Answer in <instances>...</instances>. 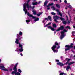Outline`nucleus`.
Wrapping results in <instances>:
<instances>
[{"instance_id": "e2e57ef3", "label": "nucleus", "mask_w": 75, "mask_h": 75, "mask_svg": "<svg viewBox=\"0 0 75 75\" xmlns=\"http://www.w3.org/2000/svg\"><path fill=\"white\" fill-rule=\"evenodd\" d=\"M15 51H18V50H15Z\"/></svg>"}, {"instance_id": "338daca9", "label": "nucleus", "mask_w": 75, "mask_h": 75, "mask_svg": "<svg viewBox=\"0 0 75 75\" xmlns=\"http://www.w3.org/2000/svg\"><path fill=\"white\" fill-rule=\"evenodd\" d=\"M39 20V18H38V21Z\"/></svg>"}, {"instance_id": "0e129e2a", "label": "nucleus", "mask_w": 75, "mask_h": 75, "mask_svg": "<svg viewBox=\"0 0 75 75\" xmlns=\"http://www.w3.org/2000/svg\"><path fill=\"white\" fill-rule=\"evenodd\" d=\"M65 8V9H66V10H67V8Z\"/></svg>"}, {"instance_id": "6ab92c4d", "label": "nucleus", "mask_w": 75, "mask_h": 75, "mask_svg": "<svg viewBox=\"0 0 75 75\" xmlns=\"http://www.w3.org/2000/svg\"><path fill=\"white\" fill-rule=\"evenodd\" d=\"M48 18L50 21H52V20H51V16H49L48 17Z\"/></svg>"}, {"instance_id": "dca6fc26", "label": "nucleus", "mask_w": 75, "mask_h": 75, "mask_svg": "<svg viewBox=\"0 0 75 75\" xmlns=\"http://www.w3.org/2000/svg\"><path fill=\"white\" fill-rule=\"evenodd\" d=\"M47 3H48V1H46L44 3V6H46Z\"/></svg>"}, {"instance_id": "39448f33", "label": "nucleus", "mask_w": 75, "mask_h": 75, "mask_svg": "<svg viewBox=\"0 0 75 75\" xmlns=\"http://www.w3.org/2000/svg\"><path fill=\"white\" fill-rule=\"evenodd\" d=\"M27 15L28 16H29L30 17H32L33 18V19H35L34 20V21H38V18H37L36 17L33 16V15H30V13H28Z\"/></svg>"}, {"instance_id": "2f4dec72", "label": "nucleus", "mask_w": 75, "mask_h": 75, "mask_svg": "<svg viewBox=\"0 0 75 75\" xmlns=\"http://www.w3.org/2000/svg\"><path fill=\"white\" fill-rule=\"evenodd\" d=\"M47 28H49L50 29H51L52 28V27H51V26H47Z\"/></svg>"}, {"instance_id": "a878e982", "label": "nucleus", "mask_w": 75, "mask_h": 75, "mask_svg": "<svg viewBox=\"0 0 75 75\" xmlns=\"http://www.w3.org/2000/svg\"><path fill=\"white\" fill-rule=\"evenodd\" d=\"M15 42L16 43H17V44H18V40L16 39V41H15Z\"/></svg>"}, {"instance_id": "de8ad7c7", "label": "nucleus", "mask_w": 75, "mask_h": 75, "mask_svg": "<svg viewBox=\"0 0 75 75\" xmlns=\"http://www.w3.org/2000/svg\"><path fill=\"white\" fill-rule=\"evenodd\" d=\"M45 21V19L43 20V21H42L43 23H44Z\"/></svg>"}, {"instance_id": "f704fd0d", "label": "nucleus", "mask_w": 75, "mask_h": 75, "mask_svg": "<svg viewBox=\"0 0 75 75\" xmlns=\"http://www.w3.org/2000/svg\"><path fill=\"white\" fill-rule=\"evenodd\" d=\"M30 21V20H26V23H29Z\"/></svg>"}, {"instance_id": "7ed1b4c3", "label": "nucleus", "mask_w": 75, "mask_h": 75, "mask_svg": "<svg viewBox=\"0 0 75 75\" xmlns=\"http://www.w3.org/2000/svg\"><path fill=\"white\" fill-rule=\"evenodd\" d=\"M68 31L65 29H64L63 31H62L61 33V35L60 36V38L61 40H62V39L64 37L65 35V33L64 32H67Z\"/></svg>"}, {"instance_id": "37998d69", "label": "nucleus", "mask_w": 75, "mask_h": 75, "mask_svg": "<svg viewBox=\"0 0 75 75\" xmlns=\"http://www.w3.org/2000/svg\"><path fill=\"white\" fill-rule=\"evenodd\" d=\"M35 7V6H33L32 8V9H33V8H34Z\"/></svg>"}, {"instance_id": "ddd939ff", "label": "nucleus", "mask_w": 75, "mask_h": 75, "mask_svg": "<svg viewBox=\"0 0 75 75\" xmlns=\"http://www.w3.org/2000/svg\"><path fill=\"white\" fill-rule=\"evenodd\" d=\"M70 69H71V66L69 65L67 66V67L66 68V71H68V70Z\"/></svg>"}, {"instance_id": "e433bc0d", "label": "nucleus", "mask_w": 75, "mask_h": 75, "mask_svg": "<svg viewBox=\"0 0 75 75\" xmlns=\"http://www.w3.org/2000/svg\"><path fill=\"white\" fill-rule=\"evenodd\" d=\"M51 14L52 15H55V13H54V12H52L51 13Z\"/></svg>"}, {"instance_id": "052dcab7", "label": "nucleus", "mask_w": 75, "mask_h": 75, "mask_svg": "<svg viewBox=\"0 0 75 75\" xmlns=\"http://www.w3.org/2000/svg\"><path fill=\"white\" fill-rule=\"evenodd\" d=\"M61 72V71H59V72Z\"/></svg>"}, {"instance_id": "c9c22d12", "label": "nucleus", "mask_w": 75, "mask_h": 75, "mask_svg": "<svg viewBox=\"0 0 75 75\" xmlns=\"http://www.w3.org/2000/svg\"><path fill=\"white\" fill-rule=\"evenodd\" d=\"M22 34H23L22 32L20 31L19 32V35H22Z\"/></svg>"}, {"instance_id": "bb28decb", "label": "nucleus", "mask_w": 75, "mask_h": 75, "mask_svg": "<svg viewBox=\"0 0 75 75\" xmlns=\"http://www.w3.org/2000/svg\"><path fill=\"white\" fill-rule=\"evenodd\" d=\"M15 75H20V73L19 72H16L15 74Z\"/></svg>"}, {"instance_id": "b1692460", "label": "nucleus", "mask_w": 75, "mask_h": 75, "mask_svg": "<svg viewBox=\"0 0 75 75\" xmlns=\"http://www.w3.org/2000/svg\"><path fill=\"white\" fill-rule=\"evenodd\" d=\"M59 75H67V74L66 73H60Z\"/></svg>"}, {"instance_id": "69168bd1", "label": "nucleus", "mask_w": 75, "mask_h": 75, "mask_svg": "<svg viewBox=\"0 0 75 75\" xmlns=\"http://www.w3.org/2000/svg\"><path fill=\"white\" fill-rule=\"evenodd\" d=\"M19 40H21V38H19Z\"/></svg>"}, {"instance_id": "393cba45", "label": "nucleus", "mask_w": 75, "mask_h": 75, "mask_svg": "<svg viewBox=\"0 0 75 75\" xmlns=\"http://www.w3.org/2000/svg\"><path fill=\"white\" fill-rule=\"evenodd\" d=\"M43 13V12H40L38 14V16H41V14Z\"/></svg>"}, {"instance_id": "4c0bfd02", "label": "nucleus", "mask_w": 75, "mask_h": 75, "mask_svg": "<svg viewBox=\"0 0 75 75\" xmlns=\"http://www.w3.org/2000/svg\"><path fill=\"white\" fill-rule=\"evenodd\" d=\"M18 72H20V73L21 72V70H20V69H18Z\"/></svg>"}, {"instance_id": "f3484780", "label": "nucleus", "mask_w": 75, "mask_h": 75, "mask_svg": "<svg viewBox=\"0 0 75 75\" xmlns=\"http://www.w3.org/2000/svg\"><path fill=\"white\" fill-rule=\"evenodd\" d=\"M54 5V3H52L51 4H49V5L47 6V7H50V6H52L53 5Z\"/></svg>"}, {"instance_id": "20e7f679", "label": "nucleus", "mask_w": 75, "mask_h": 75, "mask_svg": "<svg viewBox=\"0 0 75 75\" xmlns=\"http://www.w3.org/2000/svg\"><path fill=\"white\" fill-rule=\"evenodd\" d=\"M72 45H73V44L71 43V45H66L65 46V47H67V48L65 49V51H68V50H69L71 48H72V47H73V46H72Z\"/></svg>"}, {"instance_id": "09e8293b", "label": "nucleus", "mask_w": 75, "mask_h": 75, "mask_svg": "<svg viewBox=\"0 0 75 75\" xmlns=\"http://www.w3.org/2000/svg\"><path fill=\"white\" fill-rule=\"evenodd\" d=\"M69 23H70V21H69L68 22V23L69 24Z\"/></svg>"}, {"instance_id": "4d7b16f0", "label": "nucleus", "mask_w": 75, "mask_h": 75, "mask_svg": "<svg viewBox=\"0 0 75 75\" xmlns=\"http://www.w3.org/2000/svg\"><path fill=\"white\" fill-rule=\"evenodd\" d=\"M62 1L61 0H60V3Z\"/></svg>"}, {"instance_id": "5701e85b", "label": "nucleus", "mask_w": 75, "mask_h": 75, "mask_svg": "<svg viewBox=\"0 0 75 75\" xmlns=\"http://www.w3.org/2000/svg\"><path fill=\"white\" fill-rule=\"evenodd\" d=\"M13 70L15 72H17V69L16 67H14L13 69Z\"/></svg>"}, {"instance_id": "412c9836", "label": "nucleus", "mask_w": 75, "mask_h": 75, "mask_svg": "<svg viewBox=\"0 0 75 75\" xmlns=\"http://www.w3.org/2000/svg\"><path fill=\"white\" fill-rule=\"evenodd\" d=\"M56 6L57 7H58V8H60V6H59V5L58 4H56Z\"/></svg>"}, {"instance_id": "864d4df0", "label": "nucleus", "mask_w": 75, "mask_h": 75, "mask_svg": "<svg viewBox=\"0 0 75 75\" xmlns=\"http://www.w3.org/2000/svg\"><path fill=\"white\" fill-rule=\"evenodd\" d=\"M20 55H21V56H23V54H20Z\"/></svg>"}, {"instance_id": "8fccbe9b", "label": "nucleus", "mask_w": 75, "mask_h": 75, "mask_svg": "<svg viewBox=\"0 0 75 75\" xmlns=\"http://www.w3.org/2000/svg\"><path fill=\"white\" fill-rule=\"evenodd\" d=\"M60 48V47H59V46H58V47H57V49H59Z\"/></svg>"}, {"instance_id": "a211bd4d", "label": "nucleus", "mask_w": 75, "mask_h": 75, "mask_svg": "<svg viewBox=\"0 0 75 75\" xmlns=\"http://www.w3.org/2000/svg\"><path fill=\"white\" fill-rule=\"evenodd\" d=\"M32 11L33 12V14L34 15H36V14H37V12H36V11H35L33 10Z\"/></svg>"}, {"instance_id": "13d9d810", "label": "nucleus", "mask_w": 75, "mask_h": 75, "mask_svg": "<svg viewBox=\"0 0 75 75\" xmlns=\"http://www.w3.org/2000/svg\"><path fill=\"white\" fill-rule=\"evenodd\" d=\"M57 0H54V1H57Z\"/></svg>"}, {"instance_id": "72a5a7b5", "label": "nucleus", "mask_w": 75, "mask_h": 75, "mask_svg": "<svg viewBox=\"0 0 75 75\" xmlns=\"http://www.w3.org/2000/svg\"><path fill=\"white\" fill-rule=\"evenodd\" d=\"M75 31L72 32V34L73 35H74V34H75Z\"/></svg>"}, {"instance_id": "f8f14e48", "label": "nucleus", "mask_w": 75, "mask_h": 75, "mask_svg": "<svg viewBox=\"0 0 75 75\" xmlns=\"http://www.w3.org/2000/svg\"><path fill=\"white\" fill-rule=\"evenodd\" d=\"M66 60L67 61V62L65 63V64H68V63H69V61H70V60H71L70 59H68V58H67L66 59Z\"/></svg>"}, {"instance_id": "4468645a", "label": "nucleus", "mask_w": 75, "mask_h": 75, "mask_svg": "<svg viewBox=\"0 0 75 75\" xmlns=\"http://www.w3.org/2000/svg\"><path fill=\"white\" fill-rule=\"evenodd\" d=\"M57 65H60V66H63L64 65V64L61 62H58L57 63Z\"/></svg>"}, {"instance_id": "ea45409f", "label": "nucleus", "mask_w": 75, "mask_h": 75, "mask_svg": "<svg viewBox=\"0 0 75 75\" xmlns=\"http://www.w3.org/2000/svg\"><path fill=\"white\" fill-rule=\"evenodd\" d=\"M66 28H68L69 29H71V28L70 27H69V26L66 27Z\"/></svg>"}, {"instance_id": "bf43d9fd", "label": "nucleus", "mask_w": 75, "mask_h": 75, "mask_svg": "<svg viewBox=\"0 0 75 75\" xmlns=\"http://www.w3.org/2000/svg\"><path fill=\"white\" fill-rule=\"evenodd\" d=\"M1 59H0V62H1Z\"/></svg>"}, {"instance_id": "c03bdc74", "label": "nucleus", "mask_w": 75, "mask_h": 75, "mask_svg": "<svg viewBox=\"0 0 75 75\" xmlns=\"http://www.w3.org/2000/svg\"><path fill=\"white\" fill-rule=\"evenodd\" d=\"M64 3H67V0H64Z\"/></svg>"}, {"instance_id": "5fc2aeb1", "label": "nucleus", "mask_w": 75, "mask_h": 75, "mask_svg": "<svg viewBox=\"0 0 75 75\" xmlns=\"http://www.w3.org/2000/svg\"><path fill=\"white\" fill-rule=\"evenodd\" d=\"M66 17L67 18V20H68V16H66Z\"/></svg>"}, {"instance_id": "a18cd8bd", "label": "nucleus", "mask_w": 75, "mask_h": 75, "mask_svg": "<svg viewBox=\"0 0 75 75\" xmlns=\"http://www.w3.org/2000/svg\"><path fill=\"white\" fill-rule=\"evenodd\" d=\"M56 62H59V61L58 60L56 59Z\"/></svg>"}, {"instance_id": "4be33fe9", "label": "nucleus", "mask_w": 75, "mask_h": 75, "mask_svg": "<svg viewBox=\"0 0 75 75\" xmlns=\"http://www.w3.org/2000/svg\"><path fill=\"white\" fill-rule=\"evenodd\" d=\"M37 4H38V3H37V2H33L32 3L33 5H37Z\"/></svg>"}, {"instance_id": "49530a36", "label": "nucleus", "mask_w": 75, "mask_h": 75, "mask_svg": "<svg viewBox=\"0 0 75 75\" xmlns=\"http://www.w3.org/2000/svg\"><path fill=\"white\" fill-rule=\"evenodd\" d=\"M45 20H47V21H48V18H45Z\"/></svg>"}, {"instance_id": "79ce46f5", "label": "nucleus", "mask_w": 75, "mask_h": 75, "mask_svg": "<svg viewBox=\"0 0 75 75\" xmlns=\"http://www.w3.org/2000/svg\"><path fill=\"white\" fill-rule=\"evenodd\" d=\"M17 37H18L19 38V37H20V35H19V34H17Z\"/></svg>"}, {"instance_id": "473e14b6", "label": "nucleus", "mask_w": 75, "mask_h": 75, "mask_svg": "<svg viewBox=\"0 0 75 75\" xmlns=\"http://www.w3.org/2000/svg\"><path fill=\"white\" fill-rule=\"evenodd\" d=\"M51 30H52V31H55V29L54 28H51Z\"/></svg>"}, {"instance_id": "9d476101", "label": "nucleus", "mask_w": 75, "mask_h": 75, "mask_svg": "<svg viewBox=\"0 0 75 75\" xmlns=\"http://www.w3.org/2000/svg\"><path fill=\"white\" fill-rule=\"evenodd\" d=\"M60 19L61 20H62L63 21V23L64 24H67V21H64V19L62 18H60Z\"/></svg>"}, {"instance_id": "58836bf2", "label": "nucleus", "mask_w": 75, "mask_h": 75, "mask_svg": "<svg viewBox=\"0 0 75 75\" xmlns=\"http://www.w3.org/2000/svg\"><path fill=\"white\" fill-rule=\"evenodd\" d=\"M17 65H18V63H17L16 64L15 66H14L15 68H16V67H17Z\"/></svg>"}, {"instance_id": "2eb2a0df", "label": "nucleus", "mask_w": 75, "mask_h": 75, "mask_svg": "<svg viewBox=\"0 0 75 75\" xmlns=\"http://www.w3.org/2000/svg\"><path fill=\"white\" fill-rule=\"evenodd\" d=\"M75 62H70L69 63H68V65H72V64H74Z\"/></svg>"}, {"instance_id": "774afa93", "label": "nucleus", "mask_w": 75, "mask_h": 75, "mask_svg": "<svg viewBox=\"0 0 75 75\" xmlns=\"http://www.w3.org/2000/svg\"><path fill=\"white\" fill-rule=\"evenodd\" d=\"M74 57H75V55L74 56Z\"/></svg>"}, {"instance_id": "1a4fd4ad", "label": "nucleus", "mask_w": 75, "mask_h": 75, "mask_svg": "<svg viewBox=\"0 0 75 75\" xmlns=\"http://www.w3.org/2000/svg\"><path fill=\"white\" fill-rule=\"evenodd\" d=\"M55 10L56 11H57V14H58V15H60L61 17H62V13L59 12V10L56 9Z\"/></svg>"}, {"instance_id": "680f3d73", "label": "nucleus", "mask_w": 75, "mask_h": 75, "mask_svg": "<svg viewBox=\"0 0 75 75\" xmlns=\"http://www.w3.org/2000/svg\"><path fill=\"white\" fill-rule=\"evenodd\" d=\"M62 56H61L60 57L61 58H62Z\"/></svg>"}, {"instance_id": "f03ea898", "label": "nucleus", "mask_w": 75, "mask_h": 75, "mask_svg": "<svg viewBox=\"0 0 75 75\" xmlns=\"http://www.w3.org/2000/svg\"><path fill=\"white\" fill-rule=\"evenodd\" d=\"M55 45H54L53 47L51 48L52 49V50L54 52H57L58 51L55 50V49L56 48V47H57L56 45H58V43L57 42H55Z\"/></svg>"}, {"instance_id": "6e6552de", "label": "nucleus", "mask_w": 75, "mask_h": 75, "mask_svg": "<svg viewBox=\"0 0 75 75\" xmlns=\"http://www.w3.org/2000/svg\"><path fill=\"white\" fill-rule=\"evenodd\" d=\"M54 18H55L54 19V21L56 22V23H58V21L57 20H58V18H59V17L58 16H54Z\"/></svg>"}, {"instance_id": "9b49d317", "label": "nucleus", "mask_w": 75, "mask_h": 75, "mask_svg": "<svg viewBox=\"0 0 75 75\" xmlns=\"http://www.w3.org/2000/svg\"><path fill=\"white\" fill-rule=\"evenodd\" d=\"M64 27L63 26H61L60 28H59L57 30H56V31H60L61 30H63L64 29Z\"/></svg>"}, {"instance_id": "a19ab883", "label": "nucleus", "mask_w": 75, "mask_h": 75, "mask_svg": "<svg viewBox=\"0 0 75 75\" xmlns=\"http://www.w3.org/2000/svg\"><path fill=\"white\" fill-rule=\"evenodd\" d=\"M41 3H42V1H39V2H38V4H41Z\"/></svg>"}, {"instance_id": "c756f323", "label": "nucleus", "mask_w": 75, "mask_h": 75, "mask_svg": "<svg viewBox=\"0 0 75 75\" xmlns=\"http://www.w3.org/2000/svg\"><path fill=\"white\" fill-rule=\"evenodd\" d=\"M16 71H13L11 73L12 74H15V75H16Z\"/></svg>"}, {"instance_id": "aec40b11", "label": "nucleus", "mask_w": 75, "mask_h": 75, "mask_svg": "<svg viewBox=\"0 0 75 75\" xmlns=\"http://www.w3.org/2000/svg\"><path fill=\"white\" fill-rule=\"evenodd\" d=\"M52 26L54 28H56V27H57V25L56 24H55L52 23Z\"/></svg>"}, {"instance_id": "3c124183", "label": "nucleus", "mask_w": 75, "mask_h": 75, "mask_svg": "<svg viewBox=\"0 0 75 75\" xmlns=\"http://www.w3.org/2000/svg\"><path fill=\"white\" fill-rule=\"evenodd\" d=\"M47 9L48 10H50V8L48 7V8H47Z\"/></svg>"}, {"instance_id": "6e6d98bb", "label": "nucleus", "mask_w": 75, "mask_h": 75, "mask_svg": "<svg viewBox=\"0 0 75 75\" xmlns=\"http://www.w3.org/2000/svg\"><path fill=\"white\" fill-rule=\"evenodd\" d=\"M10 71H12L13 70V69H10Z\"/></svg>"}, {"instance_id": "423d86ee", "label": "nucleus", "mask_w": 75, "mask_h": 75, "mask_svg": "<svg viewBox=\"0 0 75 75\" xmlns=\"http://www.w3.org/2000/svg\"><path fill=\"white\" fill-rule=\"evenodd\" d=\"M19 47H20L21 49H19V50L20 52H22L23 51V45H21L20 43L19 44Z\"/></svg>"}, {"instance_id": "603ef678", "label": "nucleus", "mask_w": 75, "mask_h": 75, "mask_svg": "<svg viewBox=\"0 0 75 75\" xmlns=\"http://www.w3.org/2000/svg\"><path fill=\"white\" fill-rule=\"evenodd\" d=\"M11 66L12 67H14V65L13 64H12L11 65Z\"/></svg>"}, {"instance_id": "f257e3e1", "label": "nucleus", "mask_w": 75, "mask_h": 75, "mask_svg": "<svg viewBox=\"0 0 75 75\" xmlns=\"http://www.w3.org/2000/svg\"><path fill=\"white\" fill-rule=\"evenodd\" d=\"M30 1V0H28L27 2V4L25 3L23 4V11H25V14H26L27 13V12H28V11H27V10L26 9H25V8H26V6H27V8H28V10H29V8H31V6H29L28 5V2H29V1Z\"/></svg>"}, {"instance_id": "c85d7f7f", "label": "nucleus", "mask_w": 75, "mask_h": 75, "mask_svg": "<svg viewBox=\"0 0 75 75\" xmlns=\"http://www.w3.org/2000/svg\"><path fill=\"white\" fill-rule=\"evenodd\" d=\"M51 24V23H49L48 24L46 25L44 27H47V25H50Z\"/></svg>"}, {"instance_id": "0eeeda50", "label": "nucleus", "mask_w": 75, "mask_h": 75, "mask_svg": "<svg viewBox=\"0 0 75 75\" xmlns=\"http://www.w3.org/2000/svg\"><path fill=\"white\" fill-rule=\"evenodd\" d=\"M0 68L3 71H8V69H6V68L4 67L3 66H1L0 67Z\"/></svg>"}, {"instance_id": "7c9ffc66", "label": "nucleus", "mask_w": 75, "mask_h": 75, "mask_svg": "<svg viewBox=\"0 0 75 75\" xmlns=\"http://www.w3.org/2000/svg\"><path fill=\"white\" fill-rule=\"evenodd\" d=\"M68 7L70 8H72V7L71 6V5H70V4H69V6Z\"/></svg>"}, {"instance_id": "cd10ccee", "label": "nucleus", "mask_w": 75, "mask_h": 75, "mask_svg": "<svg viewBox=\"0 0 75 75\" xmlns=\"http://www.w3.org/2000/svg\"><path fill=\"white\" fill-rule=\"evenodd\" d=\"M51 8H52V10H55V8L54 6H52Z\"/></svg>"}]
</instances>
